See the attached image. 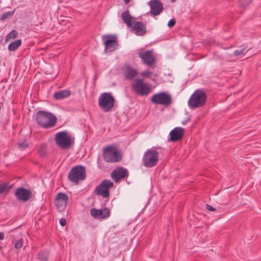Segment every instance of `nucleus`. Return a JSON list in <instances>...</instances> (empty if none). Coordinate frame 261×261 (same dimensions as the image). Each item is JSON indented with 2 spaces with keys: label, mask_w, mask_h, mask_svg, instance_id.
<instances>
[{
  "label": "nucleus",
  "mask_w": 261,
  "mask_h": 261,
  "mask_svg": "<svg viewBox=\"0 0 261 261\" xmlns=\"http://www.w3.org/2000/svg\"><path fill=\"white\" fill-rule=\"evenodd\" d=\"M114 186V183L110 180H102L94 190V193L97 195H100L103 198H108L110 196L109 190Z\"/></svg>",
  "instance_id": "obj_9"
},
{
  "label": "nucleus",
  "mask_w": 261,
  "mask_h": 261,
  "mask_svg": "<svg viewBox=\"0 0 261 261\" xmlns=\"http://www.w3.org/2000/svg\"><path fill=\"white\" fill-rule=\"evenodd\" d=\"M185 134L183 128L177 127L170 132V140L172 142H177L182 139Z\"/></svg>",
  "instance_id": "obj_19"
},
{
  "label": "nucleus",
  "mask_w": 261,
  "mask_h": 261,
  "mask_svg": "<svg viewBox=\"0 0 261 261\" xmlns=\"http://www.w3.org/2000/svg\"><path fill=\"white\" fill-rule=\"evenodd\" d=\"M123 74L125 79L131 80L137 76L138 71L129 65H126L124 68Z\"/></svg>",
  "instance_id": "obj_20"
},
{
  "label": "nucleus",
  "mask_w": 261,
  "mask_h": 261,
  "mask_svg": "<svg viewBox=\"0 0 261 261\" xmlns=\"http://www.w3.org/2000/svg\"><path fill=\"white\" fill-rule=\"evenodd\" d=\"M139 57L143 63L151 68L155 66L156 62L155 56L152 49L141 51L139 53Z\"/></svg>",
  "instance_id": "obj_11"
},
{
  "label": "nucleus",
  "mask_w": 261,
  "mask_h": 261,
  "mask_svg": "<svg viewBox=\"0 0 261 261\" xmlns=\"http://www.w3.org/2000/svg\"><path fill=\"white\" fill-rule=\"evenodd\" d=\"M159 152L154 149L147 150L143 155L142 161L146 167L151 168L156 166L159 161Z\"/></svg>",
  "instance_id": "obj_7"
},
{
  "label": "nucleus",
  "mask_w": 261,
  "mask_h": 261,
  "mask_svg": "<svg viewBox=\"0 0 261 261\" xmlns=\"http://www.w3.org/2000/svg\"><path fill=\"white\" fill-rule=\"evenodd\" d=\"M151 101L156 105L167 107L171 104L172 98L169 94L162 92L154 94L151 98Z\"/></svg>",
  "instance_id": "obj_10"
},
{
  "label": "nucleus",
  "mask_w": 261,
  "mask_h": 261,
  "mask_svg": "<svg viewBox=\"0 0 261 261\" xmlns=\"http://www.w3.org/2000/svg\"><path fill=\"white\" fill-rule=\"evenodd\" d=\"M128 176V173L127 170L122 167L116 168L111 173V177L115 182H118L121 179L127 177Z\"/></svg>",
  "instance_id": "obj_16"
},
{
  "label": "nucleus",
  "mask_w": 261,
  "mask_h": 261,
  "mask_svg": "<svg viewBox=\"0 0 261 261\" xmlns=\"http://www.w3.org/2000/svg\"><path fill=\"white\" fill-rule=\"evenodd\" d=\"M71 95V91L69 90H63L56 92L54 94V98L57 100H60L69 97Z\"/></svg>",
  "instance_id": "obj_22"
},
{
  "label": "nucleus",
  "mask_w": 261,
  "mask_h": 261,
  "mask_svg": "<svg viewBox=\"0 0 261 261\" xmlns=\"http://www.w3.org/2000/svg\"><path fill=\"white\" fill-rule=\"evenodd\" d=\"M19 147L22 149H24L28 147V144L25 142H22L18 144Z\"/></svg>",
  "instance_id": "obj_32"
},
{
  "label": "nucleus",
  "mask_w": 261,
  "mask_h": 261,
  "mask_svg": "<svg viewBox=\"0 0 261 261\" xmlns=\"http://www.w3.org/2000/svg\"><path fill=\"white\" fill-rule=\"evenodd\" d=\"M14 11H10L5 13L2 15L1 19L2 20H4L7 18H8L9 16L12 15Z\"/></svg>",
  "instance_id": "obj_29"
},
{
  "label": "nucleus",
  "mask_w": 261,
  "mask_h": 261,
  "mask_svg": "<svg viewBox=\"0 0 261 261\" xmlns=\"http://www.w3.org/2000/svg\"><path fill=\"white\" fill-rule=\"evenodd\" d=\"M86 177V168L81 165L72 167L68 175V180L75 184H78L80 181L84 180Z\"/></svg>",
  "instance_id": "obj_5"
},
{
  "label": "nucleus",
  "mask_w": 261,
  "mask_h": 261,
  "mask_svg": "<svg viewBox=\"0 0 261 261\" xmlns=\"http://www.w3.org/2000/svg\"><path fill=\"white\" fill-rule=\"evenodd\" d=\"M21 44V41L20 39L15 40L11 42L8 46V49L10 51H14L16 50Z\"/></svg>",
  "instance_id": "obj_23"
},
{
  "label": "nucleus",
  "mask_w": 261,
  "mask_h": 261,
  "mask_svg": "<svg viewBox=\"0 0 261 261\" xmlns=\"http://www.w3.org/2000/svg\"><path fill=\"white\" fill-rule=\"evenodd\" d=\"M135 34L138 36H143L146 33V26L142 22L134 21L133 27H130Z\"/></svg>",
  "instance_id": "obj_18"
},
{
  "label": "nucleus",
  "mask_w": 261,
  "mask_h": 261,
  "mask_svg": "<svg viewBox=\"0 0 261 261\" xmlns=\"http://www.w3.org/2000/svg\"><path fill=\"white\" fill-rule=\"evenodd\" d=\"M125 4H128L130 0H123Z\"/></svg>",
  "instance_id": "obj_36"
},
{
  "label": "nucleus",
  "mask_w": 261,
  "mask_h": 261,
  "mask_svg": "<svg viewBox=\"0 0 261 261\" xmlns=\"http://www.w3.org/2000/svg\"><path fill=\"white\" fill-rule=\"evenodd\" d=\"M48 254L46 251H41L38 254V258L41 261H46Z\"/></svg>",
  "instance_id": "obj_24"
},
{
  "label": "nucleus",
  "mask_w": 261,
  "mask_h": 261,
  "mask_svg": "<svg viewBox=\"0 0 261 261\" xmlns=\"http://www.w3.org/2000/svg\"><path fill=\"white\" fill-rule=\"evenodd\" d=\"M4 237H5V234L4 233V232H0V240H3L4 239Z\"/></svg>",
  "instance_id": "obj_35"
},
{
  "label": "nucleus",
  "mask_w": 261,
  "mask_h": 261,
  "mask_svg": "<svg viewBox=\"0 0 261 261\" xmlns=\"http://www.w3.org/2000/svg\"><path fill=\"white\" fill-rule=\"evenodd\" d=\"M17 32L16 30H12L7 36L6 41L9 40L11 39H14L17 36Z\"/></svg>",
  "instance_id": "obj_25"
},
{
  "label": "nucleus",
  "mask_w": 261,
  "mask_h": 261,
  "mask_svg": "<svg viewBox=\"0 0 261 261\" xmlns=\"http://www.w3.org/2000/svg\"><path fill=\"white\" fill-rule=\"evenodd\" d=\"M171 1H172V2H175V0H171Z\"/></svg>",
  "instance_id": "obj_37"
},
{
  "label": "nucleus",
  "mask_w": 261,
  "mask_h": 261,
  "mask_svg": "<svg viewBox=\"0 0 261 261\" xmlns=\"http://www.w3.org/2000/svg\"><path fill=\"white\" fill-rule=\"evenodd\" d=\"M10 186L6 183L0 184V194L8 192L10 190Z\"/></svg>",
  "instance_id": "obj_26"
},
{
  "label": "nucleus",
  "mask_w": 261,
  "mask_h": 261,
  "mask_svg": "<svg viewBox=\"0 0 261 261\" xmlns=\"http://www.w3.org/2000/svg\"><path fill=\"white\" fill-rule=\"evenodd\" d=\"M110 211L108 208L103 210L92 208L90 211L91 215L95 218L106 219L110 216Z\"/></svg>",
  "instance_id": "obj_17"
},
{
  "label": "nucleus",
  "mask_w": 261,
  "mask_h": 261,
  "mask_svg": "<svg viewBox=\"0 0 261 261\" xmlns=\"http://www.w3.org/2000/svg\"><path fill=\"white\" fill-rule=\"evenodd\" d=\"M68 197L67 195L62 192H60L56 196L55 205L60 211H63L66 207Z\"/></svg>",
  "instance_id": "obj_14"
},
{
  "label": "nucleus",
  "mask_w": 261,
  "mask_h": 261,
  "mask_svg": "<svg viewBox=\"0 0 261 261\" xmlns=\"http://www.w3.org/2000/svg\"><path fill=\"white\" fill-rule=\"evenodd\" d=\"M102 39L105 45L106 52H112L116 50L119 43L115 35H106L102 36Z\"/></svg>",
  "instance_id": "obj_12"
},
{
  "label": "nucleus",
  "mask_w": 261,
  "mask_h": 261,
  "mask_svg": "<svg viewBox=\"0 0 261 261\" xmlns=\"http://www.w3.org/2000/svg\"><path fill=\"white\" fill-rule=\"evenodd\" d=\"M115 99L110 93H103L98 98V105L105 112H110L114 107Z\"/></svg>",
  "instance_id": "obj_6"
},
{
  "label": "nucleus",
  "mask_w": 261,
  "mask_h": 261,
  "mask_svg": "<svg viewBox=\"0 0 261 261\" xmlns=\"http://www.w3.org/2000/svg\"><path fill=\"white\" fill-rule=\"evenodd\" d=\"M241 48L240 49H237V50H234L233 54L236 56H238L243 55L245 54V52H247V51H246V47H243V46H241Z\"/></svg>",
  "instance_id": "obj_27"
},
{
  "label": "nucleus",
  "mask_w": 261,
  "mask_h": 261,
  "mask_svg": "<svg viewBox=\"0 0 261 261\" xmlns=\"http://www.w3.org/2000/svg\"><path fill=\"white\" fill-rule=\"evenodd\" d=\"M15 195L18 200L22 201H27L31 198L32 193L31 191L21 187L16 190Z\"/></svg>",
  "instance_id": "obj_15"
},
{
  "label": "nucleus",
  "mask_w": 261,
  "mask_h": 261,
  "mask_svg": "<svg viewBox=\"0 0 261 261\" xmlns=\"http://www.w3.org/2000/svg\"><path fill=\"white\" fill-rule=\"evenodd\" d=\"M152 74V72L150 71H144L141 73V75L143 77H149Z\"/></svg>",
  "instance_id": "obj_30"
},
{
  "label": "nucleus",
  "mask_w": 261,
  "mask_h": 261,
  "mask_svg": "<svg viewBox=\"0 0 261 261\" xmlns=\"http://www.w3.org/2000/svg\"><path fill=\"white\" fill-rule=\"evenodd\" d=\"M121 18L123 22L127 25V27L130 28V27H133L134 21L135 20L134 18L130 15L128 10L122 12Z\"/></svg>",
  "instance_id": "obj_21"
},
{
  "label": "nucleus",
  "mask_w": 261,
  "mask_h": 261,
  "mask_svg": "<svg viewBox=\"0 0 261 261\" xmlns=\"http://www.w3.org/2000/svg\"><path fill=\"white\" fill-rule=\"evenodd\" d=\"M23 243V240L22 238L19 239L17 242L15 243L14 247L16 249H20L22 247Z\"/></svg>",
  "instance_id": "obj_28"
},
{
  "label": "nucleus",
  "mask_w": 261,
  "mask_h": 261,
  "mask_svg": "<svg viewBox=\"0 0 261 261\" xmlns=\"http://www.w3.org/2000/svg\"><path fill=\"white\" fill-rule=\"evenodd\" d=\"M207 96L205 92L201 89L195 90L188 100L190 109H194L203 107L206 103Z\"/></svg>",
  "instance_id": "obj_4"
},
{
  "label": "nucleus",
  "mask_w": 261,
  "mask_h": 261,
  "mask_svg": "<svg viewBox=\"0 0 261 261\" xmlns=\"http://www.w3.org/2000/svg\"><path fill=\"white\" fill-rule=\"evenodd\" d=\"M67 223L66 220L65 218H62L60 220V223L61 226H64L66 225Z\"/></svg>",
  "instance_id": "obj_34"
},
{
  "label": "nucleus",
  "mask_w": 261,
  "mask_h": 261,
  "mask_svg": "<svg viewBox=\"0 0 261 261\" xmlns=\"http://www.w3.org/2000/svg\"><path fill=\"white\" fill-rule=\"evenodd\" d=\"M36 120L37 123L44 128H49L55 126L57 122V118L52 113L40 111L36 114Z\"/></svg>",
  "instance_id": "obj_1"
},
{
  "label": "nucleus",
  "mask_w": 261,
  "mask_h": 261,
  "mask_svg": "<svg viewBox=\"0 0 261 261\" xmlns=\"http://www.w3.org/2000/svg\"><path fill=\"white\" fill-rule=\"evenodd\" d=\"M132 90L137 95L147 96L151 90V88L144 82L142 79H137L131 84Z\"/></svg>",
  "instance_id": "obj_8"
},
{
  "label": "nucleus",
  "mask_w": 261,
  "mask_h": 261,
  "mask_svg": "<svg viewBox=\"0 0 261 261\" xmlns=\"http://www.w3.org/2000/svg\"><path fill=\"white\" fill-rule=\"evenodd\" d=\"M102 151L103 158L106 162L116 163L122 159V155L121 150L114 145L103 147Z\"/></svg>",
  "instance_id": "obj_2"
},
{
  "label": "nucleus",
  "mask_w": 261,
  "mask_h": 261,
  "mask_svg": "<svg viewBox=\"0 0 261 261\" xmlns=\"http://www.w3.org/2000/svg\"><path fill=\"white\" fill-rule=\"evenodd\" d=\"M55 141L57 146L63 150H68L74 143V138L66 131L56 133L55 135Z\"/></svg>",
  "instance_id": "obj_3"
},
{
  "label": "nucleus",
  "mask_w": 261,
  "mask_h": 261,
  "mask_svg": "<svg viewBox=\"0 0 261 261\" xmlns=\"http://www.w3.org/2000/svg\"><path fill=\"white\" fill-rule=\"evenodd\" d=\"M206 208L209 211L214 212L216 210L215 208L209 204L206 205Z\"/></svg>",
  "instance_id": "obj_33"
},
{
  "label": "nucleus",
  "mask_w": 261,
  "mask_h": 261,
  "mask_svg": "<svg viewBox=\"0 0 261 261\" xmlns=\"http://www.w3.org/2000/svg\"><path fill=\"white\" fill-rule=\"evenodd\" d=\"M148 4L150 8L149 13L153 16L160 15L163 11V5L159 0H150Z\"/></svg>",
  "instance_id": "obj_13"
},
{
  "label": "nucleus",
  "mask_w": 261,
  "mask_h": 261,
  "mask_svg": "<svg viewBox=\"0 0 261 261\" xmlns=\"http://www.w3.org/2000/svg\"><path fill=\"white\" fill-rule=\"evenodd\" d=\"M175 23H176V20L174 18L171 19L168 21V26L169 28H172L175 24Z\"/></svg>",
  "instance_id": "obj_31"
}]
</instances>
